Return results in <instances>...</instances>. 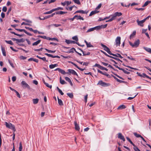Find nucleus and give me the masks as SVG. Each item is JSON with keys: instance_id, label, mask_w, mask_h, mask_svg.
<instances>
[{"instance_id": "nucleus-22", "label": "nucleus", "mask_w": 151, "mask_h": 151, "mask_svg": "<svg viewBox=\"0 0 151 151\" xmlns=\"http://www.w3.org/2000/svg\"><path fill=\"white\" fill-rule=\"evenodd\" d=\"M25 40L23 38H21L19 39H17V42H16V43H18L23 42Z\"/></svg>"}, {"instance_id": "nucleus-41", "label": "nucleus", "mask_w": 151, "mask_h": 151, "mask_svg": "<svg viewBox=\"0 0 151 151\" xmlns=\"http://www.w3.org/2000/svg\"><path fill=\"white\" fill-rule=\"evenodd\" d=\"M122 70L125 73L127 74H129L130 73L129 72H128L127 71L123 69L122 68V70Z\"/></svg>"}, {"instance_id": "nucleus-56", "label": "nucleus", "mask_w": 151, "mask_h": 151, "mask_svg": "<svg viewBox=\"0 0 151 151\" xmlns=\"http://www.w3.org/2000/svg\"><path fill=\"white\" fill-rule=\"evenodd\" d=\"M19 58L21 60H24L26 59L27 58L23 56H21L19 57Z\"/></svg>"}, {"instance_id": "nucleus-26", "label": "nucleus", "mask_w": 151, "mask_h": 151, "mask_svg": "<svg viewBox=\"0 0 151 151\" xmlns=\"http://www.w3.org/2000/svg\"><path fill=\"white\" fill-rule=\"evenodd\" d=\"M41 42V40H39L37 41L36 42H34L32 44V45L33 46H35V45H37L39 43H40V42Z\"/></svg>"}, {"instance_id": "nucleus-19", "label": "nucleus", "mask_w": 151, "mask_h": 151, "mask_svg": "<svg viewBox=\"0 0 151 151\" xmlns=\"http://www.w3.org/2000/svg\"><path fill=\"white\" fill-rule=\"evenodd\" d=\"M58 66V65L57 64H51L49 65V68L50 69H53L55 67H57Z\"/></svg>"}, {"instance_id": "nucleus-59", "label": "nucleus", "mask_w": 151, "mask_h": 151, "mask_svg": "<svg viewBox=\"0 0 151 151\" xmlns=\"http://www.w3.org/2000/svg\"><path fill=\"white\" fill-rule=\"evenodd\" d=\"M116 81H118V82H119L120 83H126L125 81H122L121 80H119L118 79H117Z\"/></svg>"}, {"instance_id": "nucleus-61", "label": "nucleus", "mask_w": 151, "mask_h": 151, "mask_svg": "<svg viewBox=\"0 0 151 151\" xmlns=\"http://www.w3.org/2000/svg\"><path fill=\"white\" fill-rule=\"evenodd\" d=\"M47 40H57V39L55 38H50L49 37H48L47 39Z\"/></svg>"}, {"instance_id": "nucleus-17", "label": "nucleus", "mask_w": 151, "mask_h": 151, "mask_svg": "<svg viewBox=\"0 0 151 151\" xmlns=\"http://www.w3.org/2000/svg\"><path fill=\"white\" fill-rule=\"evenodd\" d=\"M1 51H2L3 55L4 56H6V51H5V47H1Z\"/></svg>"}, {"instance_id": "nucleus-4", "label": "nucleus", "mask_w": 151, "mask_h": 151, "mask_svg": "<svg viewBox=\"0 0 151 151\" xmlns=\"http://www.w3.org/2000/svg\"><path fill=\"white\" fill-rule=\"evenodd\" d=\"M21 84L23 88H27L29 89H30V88L29 86L25 81H22L21 82Z\"/></svg>"}, {"instance_id": "nucleus-35", "label": "nucleus", "mask_w": 151, "mask_h": 151, "mask_svg": "<svg viewBox=\"0 0 151 151\" xmlns=\"http://www.w3.org/2000/svg\"><path fill=\"white\" fill-rule=\"evenodd\" d=\"M136 33V32L135 31H134L132 33L130 36V39H131L133 37L134 35H135Z\"/></svg>"}, {"instance_id": "nucleus-46", "label": "nucleus", "mask_w": 151, "mask_h": 151, "mask_svg": "<svg viewBox=\"0 0 151 151\" xmlns=\"http://www.w3.org/2000/svg\"><path fill=\"white\" fill-rule=\"evenodd\" d=\"M73 1L75 3L78 4H81V3L79 0H73Z\"/></svg>"}, {"instance_id": "nucleus-27", "label": "nucleus", "mask_w": 151, "mask_h": 151, "mask_svg": "<svg viewBox=\"0 0 151 151\" xmlns=\"http://www.w3.org/2000/svg\"><path fill=\"white\" fill-rule=\"evenodd\" d=\"M123 65L124 66H125V67H128V68H130L131 69H133V70H138V69L137 68H134L133 67H130V66L126 65L124 64H123Z\"/></svg>"}, {"instance_id": "nucleus-32", "label": "nucleus", "mask_w": 151, "mask_h": 151, "mask_svg": "<svg viewBox=\"0 0 151 151\" xmlns=\"http://www.w3.org/2000/svg\"><path fill=\"white\" fill-rule=\"evenodd\" d=\"M60 83L62 84H64L66 83V82H65L64 80L61 79V77L60 78Z\"/></svg>"}, {"instance_id": "nucleus-37", "label": "nucleus", "mask_w": 151, "mask_h": 151, "mask_svg": "<svg viewBox=\"0 0 151 151\" xmlns=\"http://www.w3.org/2000/svg\"><path fill=\"white\" fill-rule=\"evenodd\" d=\"M5 42L11 45H13V43L11 40L7 41L5 40Z\"/></svg>"}, {"instance_id": "nucleus-25", "label": "nucleus", "mask_w": 151, "mask_h": 151, "mask_svg": "<svg viewBox=\"0 0 151 151\" xmlns=\"http://www.w3.org/2000/svg\"><path fill=\"white\" fill-rule=\"evenodd\" d=\"M12 125V124L11 123H8L7 122H6V127L9 129L10 128Z\"/></svg>"}, {"instance_id": "nucleus-39", "label": "nucleus", "mask_w": 151, "mask_h": 151, "mask_svg": "<svg viewBox=\"0 0 151 151\" xmlns=\"http://www.w3.org/2000/svg\"><path fill=\"white\" fill-rule=\"evenodd\" d=\"M134 134L137 137L139 138L141 137V136L139 134H138L137 133H134Z\"/></svg>"}, {"instance_id": "nucleus-31", "label": "nucleus", "mask_w": 151, "mask_h": 151, "mask_svg": "<svg viewBox=\"0 0 151 151\" xmlns=\"http://www.w3.org/2000/svg\"><path fill=\"white\" fill-rule=\"evenodd\" d=\"M143 49H145L146 51L150 53L151 50V49L149 48H148L146 47H143Z\"/></svg>"}, {"instance_id": "nucleus-6", "label": "nucleus", "mask_w": 151, "mask_h": 151, "mask_svg": "<svg viewBox=\"0 0 151 151\" xmlns=\"http://www.w3.org/2000/svg\"><path fill=\"white\" fill-rule=\"evenodd\" d=\"M145 22V21L144 19L141 21H139V19H137V23L138 24L142 27H143L144 26L143 23Z\"/></svg>"}, {"instance_id": "nucleus-60", "label": "nucleus", "mask_w": 151, "mask_h": 151, "mask_svg": "<svg viewBox=\"0 0 151 151\" xmlns=\"http://www.w3.org/2000/svg\"><path fill=\"white\" fill-rule=\"evenodd\" d=\"M138 94V93H137L134 97H129L128 98V100H132L135 98Z\"/></svg>"}, {"instance_id": "nucleus-50", "label": "nucleus", "mask_w": 151, "mask_h": 151, "mask_svg": "<svg viewBox=\"0 0 151 151\" xmlns=\"http://www.w3.org/2000/svg\"><path fill=\"white\" fill-rule=\"evenodd\" d=\"M115 55H116V56H114L115 57L119 58L121 59L123 58V57L121 56L120 54H115Z\"/></svg>"}, {"instance_id": "nucleus-29", "label": "nucleus", "mask_w": 151, "mask_h": 151, "mask_svg": "<svg viewBox=\"0 0 151 151\" xmlns=\"http://www.w3.org/2000/svg\"><path fill=\"white\" fill-rule=\"evenodd\" d=\"M39 101V99H33V101L34 104H37Z\"/></svg>"}, {"instance_id": "nucleus-33", "label": "nucleus", "mask_w": 151, "mask_h": 151, "mask_svg": "<svg viewBox=\"0 0 151 151\" xmlns=\"http://www.w3.org/2000/svg\"><path fill=\"white\" fill-rule=\"evenodd\" d=\"M77 17H76V19L77 20H79V19H81V20H84V18L83 17H81L80 16H78L77 15Z\"/></svg>"}, {"instance_id": "nucleus-16", "label": "nucleus", "mask_w": 151, "mask_h": 151, "mask_svg": "<svg viewBox=\"0 0 151 151\" xmlns=\"http://www.w3.org/2000/svg\"><path fill=\"white\" fill-rule=\"evenodd\" d=\"M84 42L88 47H93V46L91 44L90 42H88L86 40H84Z\"/></svg>"}, {"instance_id": "nucleus-54", "label": "nucleus", "mask_w": 151, "mask_h": 151, "mask_svg": "<svg viewBox=\"0 0 151 151\" xmlns=\"http://www.w3.org/2000/svg\"><path fill=\"white\" fill-rule=\"evenodd\" d=\"M15 92V93H16V94H17V96L19 98H21V96H20V95L19 94V92L17 91H16Z\"/></svg>"}, {"instance_id": "nucleus-64", "label": "nucleus", "mask_w": 151, "mask_h": 151, "mask_svg": "<svg viewBox=\"0 0 151 151\" xmlns=\"http://www.w3.org/2000/svg\"><path fill=\"white\" fill-rule=\"evenodd\" d=\"M2 11L4 12H6L7 11V8L6 6H4L2 8Z\"/></svg>"}, {"instance_id": "nucleus-44", "label": "nucleus", "mask_w": 151, "mask_h": 151, "mask_svg": "<svg viewBox=\"0 0 151 151\" xmlns=\"http://www.w3.org/2000/svg\"><path fill=\"white\" fill-rule=\"evenodd\" d=\"M133 149L135 151H141L135 145Z\"/></svg>"}, {"instance_id": "nucleus-11", "label": "nucleus", "mask_w": 151, "mask_h": 151, "mask_svg": "<svg viewBox=\"0 0 151 151\" xmlns=\"http://www.w3.org/2000/svg\"><path fill=\"white\" fill-rule=\"evenodd\" d=\"M122 13L121 12H115L113 15L112 16L115 19H116V16H120L122 15Z\"/></svg>"}, {"instance_id": "nucleus-3", "label": "nucleus", "mask_w": 151, "mask_h": 151, "mask_svg": "<svg viewBox=\"0 0 151 151\" xmlns=\"http://www.w3.org/2000/svg\"><path fill=\"white\" fill-rule=\"evenodd\" d=\"M121 42V37H117L115 40V45L116 47L120 46Z\"/></svg>"}, {"instance_id": "nucleus-63", "label": "nucleus", "mask_w": 151, "mask_h": 151, "mask_svg": "<svg viewBox=\"0 0 151 151\" xmlns=\"http://www.w3.org/2000/svg\"><path fill=\"white\" fill-rule=\"evenodd\" d=\"M107 52L110 55H112L113 56H116L115 54L112 53L110 51V50L109 51H108V52Z\"/></svg>"}, {"instance_id": "nucleus-10", "label": "nucleus", "mask_w": 151, "mask_h": 151, "mask_svg": "<svg viewBox=\"0 0 151 151\" xmlns=\"http://www.w3.org/2000/svg\"><path fill=\"white\" fill-rule=\"evenodd\" d=\"M118 138L121 140H122L124 142L125 141L124 137L122 135L121 133H119L118 134Z\"/></svg>"}, {"instance_id": "nucleus-58", "label": "nucleus", "mask_w": 151, "mask_h": 151, "mask_svg": "<svg viewBox=\"0 0 151 151\" xmlns=\"http://www.w3.org/2000/svg\"><path fill=\"white\" fill-rule=\"evenodd\" d=\"M94 28H95V29H97V30H98V29H100L101 28V26H96L95 27H94Z\"/></svg>"}, {"instance_id": "nucleus-43", "label": "nucleus", "mask_w": 151, "mask_h": 151, "mask_svg": "<svg viewBox=\"0 0 151 151\" xmlns=\"http://www.w3.org/2000/svg\"><path fill=\"white\" fill-rule=\"evenodd\" d=\"M95 28L93 27L90 28V29H89L87 31V32H89L95 30Z\"/></svg>"}, {"instance_id": "nucleus-12", "label": "nucleus", "mask_w": 151, "mask_h": 151, "mask_svg": "<svg viewBox=\"0 0 151 151\" xmlns=\"http://www.w3.org/2000/svg\"><path fill=\"white\" fill-rule=\"evenodd\" d=\"M88 12V11H84L83 10H78V11H76L74 13V14H76L77 13H81L83 14H87Z\"/></svg>"}, {"instance_id": "nucleus-5", "label": "nucleus", "mask_w": 151, "mask_h": 151, "mask_svg": "<svg viewBox=\"0 0 151 151\" xmlns=\"http://www.w3.org/2000/svg\"><path fill=\"white\" fill-rule=\"evenodd\" d=\"M55 71L58 70L59 72H60L61 74L65 75V74H68V72H65V71L60 68H58L54 70Z\"/></svg>"}, {"instance_id": "nucleus-42", "label": "nucleus", "mask_w": 151, "mask_h": 151, "mask_svg": "<svg viewBox=\"0 0 151 151\" xmlns=\"http://www.w3.org/2000/svg\"><path fill=\"white\" fill-rule=\"evenodd\" d=\"M68 63H71L73 65H74L77 68H78V66L77 65H76V64H75V63H74L73 62H72V61H68Z\"/></svg>"}, {"instance_id": "nucleus-47", "label": "nucleus", "mask_w": 151, "mask_h": 151, "mask_svg": "<svg viewBox=\"0 0 151 151\" xmlns=\"http://www.w3.org/2000/svg\"><path fill=\"white\" fill-rule=\"evenodd\" d=\"M114 19H115L112 16L111 18L110 19H109L108 20H106V22H111Z\"/></svg>"}, {"instance_id": "nucleus-28", "label": "nucleus", "mask_w": 151, "mask_h": 151, "mask_svg": "<svg viewBox=\"0 0 151 151\" xmlns=\"http://www.w3.org/2000/svg\"><path fill=\"white\" fill-rule=\"evenodd\" d=\"M67 95L70 98L72 99L73 97V95L72 93H67Z\"/></svg>"}, {"instance_id": "nucleus-24", "label": "nucleus", "mask_w": 151, "mask_h": 151, "mask_svg": "<svg viewBox=\"0 0 151 151\" xmlns=\"http://www.w3.org/2000/svg\"><path fill=\"white\" fill-rule=\"evenodd\" d=\"M150 3H151V1H147L145 2L144 4L142 5V7H144L145 6H146L148 4Z\"/></svg>"}, {"instance_id": "nucleus-21", "label": "nucleus", "mask_w": 151, "mask_h": 151, "mask_svg": "<svg viewBox=\"0 0 151 151\" xmlns=\"http://www.w3.org/2000/svg\"><path fill=\"white\" fill-rule=\"evenodd\" d=\"M99 12V11H97L96 10L92 11L90 13L89 16H91L94 14H95L97 13H98Z\"/></svg>"}, {"instance_id": "nucleus-7", "label": "nucleus", "mask_w": 151, "mask_h": 151, "mask_svg": "<svg viewBox=\"0 0 151 151\" xmlns=\"http://www.w3.org/2000/svg\"><path fill=\"white\" fill-rule=\"evenodd\" d=\"M137 74L138 76L141 77H142L144 78H149V76L147 75L145 73H143L142 74H140V73H139V72H137Z\"/></svg>"}, {"instance_id": "nucleus-34", "label": "nucleus", "mask_w": 151, "mask_h": 151, "mask_svg": "<svg viewBox=\"0 0 151 151\" xmlns=\"http://www.w3.org/2000/svg\"><path fill=\"white\" fill-rule=\"evenodd\" d=\"M10 129H12L13 131V132H14L16 131L15 126L13 124L11 126Z\"/></svg>"}, {"instance_id": "nucleus-36", "label": "nucleus", "mask_w": 151, "mask_h": 151, "mask_svg": "<svg viewBox=\"0 0 151 151\" xmlns=\"http://www.w3.org/2000/svg\"><path fill=\"white\" fill-rule=\"evenodd\" d=\"M45 50H46L49 53H55L56 51L55 50H54V51H52V50H48L46 48H45Z\"/></svg>"}, {"instance_id": "nucleus-49", "label": "nucleus", "mask_w": 151, "mask_h": 151, "mask_svg": "<svg viewBox=\"0 0 151 151\" xmlns=\"http://www.w3.org/2000/svg\"><path fill=\"white\" fill-rule=\"evenodd\" d=\"M65 42L68 44H71V40H66Z\"/></svg>"}, {"instance_id": "nucleus-23", "label": "nucleus", "mask_w": 151, "mask_h": 151, "mask_svg": "<svg viewBox=\"0 0 151 151\" xmlns=\"http://www.w3.org/2000/svg\"><path fill=\"white\" fill-rule=\"evenodd\" d=\"M74 51H75L76 52V49L74 48H71L69 51L66 52L69 53L71 52L73 53L74 52Z\"/></svg>"}, {"instance_id": "nucleus-40", "label": "nucleus", "mask_w": 151, "mask_h": 151, "mask_svg": "<svg viewBox=\"0 0 151 151\" xmlns=\"http://www.w3.org/2000/svg\"><path fill=\"white\" fill-rule=\"evenodd\" d=\"M94 67H98L99 69H101L102 66L100 65L99 64L96 63L95 64V65H94Z\"/></svg>"}, {"instance_id": "nucleus-1", "label": "nucleus", "mask_w": 151, "mask_h": 151, "mask_svg": "<svg viewBox=\"0 0 151 151\" xmlns=\"http://www.w3.org/2000/svg\"><path fill=\"white\" fill-rule=\"evenodd\" d=\"M139 43L140 41L139 40H137L135 41L134 43L131 42H129V45L133 47H137L139 46Z\"/></svg>"}, {"instance_id": "nucleus-14", "label": "nucleus", "mask_w": 151, "mask_h": 151, "mask_svg": "<svg viewBox=\"0 0 151 151\" xmlns=\"http://www.w3.org/2000/svg\"><path fill=\"white\" fill-rule=\"evenodd\" d=\"M74 124L75 126V129L79 131L80 128L79 125H78L77 124V122L76 121H75L74 122Z\"/></svg>"}, {"instance_id": "nucleus-2", "label": "nucleus", "mask_w": 151, "mask_h": 151, "mask_svg": "<svg viewBox=\"0 0 151 151\" xmlns=\"http://www.w3.org/2000/svg\"><path fill=\"white\" fill-rule=\"evenodd\" d=\"M98 85H99L103 87H107L109 86L110 84L109 83H107L104 82L102 81H99Z\"/></svg>"}, {"instance_id": "nucleus-9", "label": "nucleus", "mask_w": 151, "mask_h": 151, "mask_svg": "<svg viewBox=\"0 0 151 151\" xmlns=\"http://www.w3.org/2000/svg\"><path fill=\"white\" fill-rule=\"evenodd\" d=\"M45 54L49 57H51L52 58H60V57L58 55L53 56L51 54L47 53H45Z\"/></svg>"}, {"instance_id": "nucleus-51", "label": "nucleus", "mask_w": 151, "mask_h": 151, "mask_svg": "<svg viewBox=\"0 0 151 151\" xmlns=\"http://www.w3.org/2000/svg\"><path fill=\"white\" fill-rule=\"evenodd\" d=\"M22 20L24 21H25L27 22H29V23H32V21L29 20H28V19H22Z\"/></svg>"}, {"instance_id": "nucleus-52", "label": "nucleus", "mask_w": 151, "mask_h": 151, "mask_svg": "<svg viewBox=\"0 0 151 151\" xmlns=\"http://www.w3.org/2000/svg\"><path fill=\"white\" fill-rule=\"evenodd\" d=\"M45 85L46 86H47L48 88H52V85H49V84L48 83H45Z\"/></svg>"}, {"instance_id": "nucleus-15", "label": "nucleus", "mask_w": 151, "mask_h": 151, "mask_svg": "<svg viewBox=\"0 0 151 151\" xmlns=\"http://www.w3.org/2000/svg\"><path fill=\"white\" fill-rule=\"evenodd\" d=\"M82 52L83 55V56L88 55H90V53L89 52H86V51H83V50L81 49H79Z\"/></svg>"}, {"instance_id": "nucleus-62", "label": "nucleus", "mask_w": 151, "mask_h": 151, "mask_svg": "<svg viewBox=\"0 0 151 151\" xmlns=\"http://www.w3.org/2000/svg\"><path fill=\"white\" fill-rule=\"evenodd\" d=\"M102 5L101 4H99L98 6L96 7V9H99L101 7Z\"/></svg>"}, {"instance_id": "nucleus-48", "label": "nucleus", "mask_w": 151, "mask_h": 151, "mask_svg": "<svg viewBox=\"0 0 151 151\" xmlns=\"http://www.w3.org/2000/svg\"><path fill=\"white\" fill-rule=\"evenodd\" d=\"M72 39L75 40L76 41H78V39L77 36H75L73 37Z\"/></svg>"}, {"instance_id": "nucleus-30", "label": "nucleus", "mask_w": 151, "mask_h": 151, "mask_svg": "<svg viewBox=\"0 0 151 151\" xmlns=\"http://www.w3.org/2000/svg\"><path fill=\"white\" fill-rule=\"evenodd\" d=\"M61 26V24H52L49 25V26H54L55 27H58L60 26Z\"/></svg>"}, {"instance_id": "nucleus-20", "label": "nucleus", "mask_w": 151, "mask_h": 151, "mask_svg": "<svg viewBox=\"0 0 151 151\" xmlns=\"http://www.w3.org/2000/svg\"><path fill=\"white\" fill-rule=\"evenodd\" d=\"M58 102L59 104L61 106L63 105V103L61 99H60L58 97Z\"/></svg>"}, {"instance_id": "nucleus-57", "label": "nucleus", "mask_w": 151, "mask_h": 151, "mask_svg": "<svg viewBox=\"0 0 151 151\" xmlns=\"http://www.w3.org/2000/svg\"><path fill=\"white\" fill-rule=\"evenodd\" d=\"M65 78L66 81H68L69 82L71 81L70 79L68 77H65Z\"/></svg>"}, {"instance_id": "nucleus-53", "label": "nucleus", "mask_w": 151, "mask_h": 151, "mask_svg": "<svg viewBox=\"0 0 151 151\" xmlns=\"http://www.w3.org/2000/svg\"><path fill=\"white\" fill-rule=\"evenodd\" d=\"M15 29L19 32H24L26 31V30L24 29Z\"/></svg>"}, {"instance_id": "nucleus-38", "label": "nucleus", "mask_w": 151, "mask_h": 151, "mask_svg": "<svg viewBox=\"0 0 151 151\" xmlns=\"http://www.w3.org/2000/svg\"><path fill=\"white\" fill-rule=\"evenodd\" d=\"M53 10H52V9L49 11L47 12H45L44 13V14H51L53 12Z\"/></svg>"}, {"instance_id": "nucleus-45", "label": "nucleus", "mask_w": 151, "mask_h": 151, "mask_svg": "<svg viewBox=\"0 0 151 151\" xmlns=\"http://www.w3.org/2000/svg\"><path fill=\"white\" fill-rule=\"evenodd\" d=\"M22 147L21 142L19 143V151H22Z\"/></svg>"}, {"instance_id": "nucleus-13", "label": "nucleus", "mask_w": 151, "mask_h": 151, "mask_svg": "<svg viewBox=\"0 0 151 151\" xmlns=\"http://www.w3.org/2000/svg\"><path fill=\"white\" fill-rule=\"evenodd\" d=\"M101 46L104 48V50L107 52H108V51L110 50L109 49L108 47L102 43H101Z\"/></svg>"}, {"instance_id": "nucleus-55", "label": "nucleus", "mask_w": 151, "mask_h": 151, "mask_svg": "<svg viewBox=\"0 0 151 151\" xmlns=\"http://www.w3.org/2000/svg\"><path fill=\"white\" fill-rule=\"evenodd\" d=\"M127 58L130 59V60H134V61H135L136 60H135V59L134 58H132V56H127Z\"/></svg>"}, {"instance_id": "nucleus-8", "label": "nucleus", "mask_w": 151, "mask_h": 151, "mask_svg": "<svg viewBox=\"0 0 151 151\" xmlns=\"http://www.w3.org/2000/svg\"><path fill=\"white\" fill-rule=\"evenodd\" d=\"M68 73H71L72 74L76 75L77 76H78V75L76 72L73 70L69 69L68 70Z\"/></svg>"}, {"instance_id": "nucleus-18", "label": "nucleus", "mask_w": 151, "mask_h": 151, "mask_svg": "<svg viewBox=\"0 0 151 151\" xmlns=\"http://www.w3.org/2000/svg\"><path fill=\"white\" fill-rule=\"evenodd\" d=\"M126 108V106L124 105H121L119 106L117 108L118 109H122Z\"/></svg>"}]
</instances>
